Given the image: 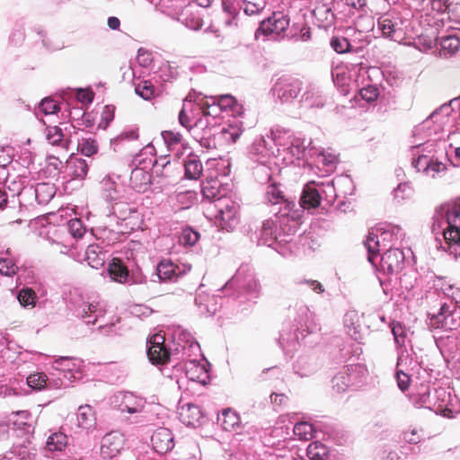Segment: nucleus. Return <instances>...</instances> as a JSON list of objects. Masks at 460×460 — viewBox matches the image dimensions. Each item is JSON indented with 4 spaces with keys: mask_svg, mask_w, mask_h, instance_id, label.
I'll return each mask as SVG.
<instances>
[{
    "mask_svg": "<svg viewBox=\"0 0 460 460\" xmlns=\"http://www.w3.org/2000/svg\"><path fill=\"white\" fill-rule=\"evenodd\" d=\"M447 170V166L442 162L434 159H429L424 171L427 174L430 175L432 178H435L441 172H444Z\"/></svg>",
    "mask_w": 460,
    "mask_h": 460,
    "instance_id": "38",
    "label": "nucleus"
},
{
    "mask_svg": "<svg viewBox=\"0 0 460 460\" xmlns=\"http://www.w3.org/2000/svg\"><path fill=\"white\" fill-rule=\"evenodd\" d=\"M119 137L122 140H136L138 138L137 129H131L129 131H125L120 134Z\"/></svg>",
    "mask_w": 460,
    "mask_h": 460,
    "instance_id": "55",
    "label": "nucleus"
},
{
    "mask_svg": "<svg viewBox=\"0 0 460 460\" xmlns=\"http://www.w3.org/2000/svg\"><path fill=\"white\" fill-rule=\"evenodd\" d=\"M266 197L272 204L285 203L288 211L294 207V203L292 201H288L285 199L283 192L279 190L277 184H270L268 186Z\"/></svg>",
    "mask_w": 460,
    "mask_h": 460,
    "instance_id": "21",
    "label": "nucleus"
},
{
    "mask_svg": "<svg viewBox=\"0 0 460 460\" xmlns=\"http://www.w3.org/2000/svg\"><path fill=\"white\" fill-rule=\"evenodd\" d=\"M129 183L137 192H145L151 185V174L143 168H135L131 172Z\"/></svg>",
    "mask_w": 460,
    "mask_h": 460,
    "instance_id": "13",
    "label": "nucleus"
},
{
    "mask_svg": "<svg viewBox=\"0 0 460 460\" xmlns=\"http://www.w3.org/2000/svg\"><path fill=\"white\" fill-rule=\"evenodd\" d=\"M289 26V18L288 15L281 12L273 13L270 17L263 20L260 27L255 32V37L258 39L260 34L265 36L269 35H280Z\"/></svg>",
    "mask_w": 460,
    "mask_h": 460,
    "instance_id": "3",
    "label": "nucleus"
},
{
    "mask_svg": "<svg viewBox=\"0 0 460 460\" xmlns=\"http://www.w3.org/2000/svg\"><path fill=\"white\" fill-rule=\"evenodd\" d=\"M185 175L188 179H199L203 171L202 164L197 155H190L184 163Z\"/></svg>",
    "mask_w": 460,
    "mask_h": 460,
    "instance_id": "20",
    "label": "nucleus"
},
{
    "mask_svg": "<svg viewBox=\"0 0 460 460\" xmlns=\"http://www.w3.org/2000/svg\"><path fill=\"white\" fill-rule=\"evenodd\" d=\"M18 267L11 259H0V273L4 276H13L16 273Z\"/></svg>",
    "mask_w": 460,
    "mask_h": 460,
    "instance_id": "45",
    "label": "nucleus"
},
{
    "mask_svg": "<svg viewBox=\"0 0 460 460\" xmlns=\"http://www.w3.org/2000/svg\"><path fill=\"white\" fill-rule=\"evenodd\" d=\"M99 305L98 304H89L86 305V309H84V312H83V314H82V317L84 318H86V317H89L92 314H96L98 313L97 314H95V317L93 320H89L87 321L88 323H95L96 321H97V317L99 314H101V311L99 310L98 308Z\"/></svg>",
    "mask_w": 460,
    "mask_h": 460,
    "instance_id": "50",
    "label": "nucleus"
},
{
    "mask_svg": "<svg viewBox=\"0 0 460 460\" xmlns=\"http://www.w3.org/2000/svg\"><path fill=\"white\" fill-rule=\"evenodd\" d=\"M287 396L283 394H271L270 395V400H271V402L276 404V405H283L286 401H287Z\"/></svg>",
    "mask_w": 460,
    "mask_h": 460,
    "instance_id": "54",
    "label": "nucleus"
},
{
    "mask_svg": "<svg viewBox=\"0 0 460 460\" xmlns=\"http://www.w3.org/2000/svg\"><path fill=\"white\" fill-rule=\"evenodd\" d=\"M382 266L390 273L400 271L404 264V253L400 249H389L381 259Z\"/></svg>",
    "mask_w": 460,
    "mask_h": 460,
    "instance_id": "11",
    "label": "nucleus"
},
{
    "mask_svg": "<svg viewBox=\"0 0 460 460\" xmlns=\"http://www.w3.org/2000/svg\"><path fill=\"white\" fill-rule=\"evenodd\" d=\"M396 379L398 386L402 391H406L409 388L411 378L406 373L402 371H397Z\"/></svg>",
    "mask_w": 460,
    "mask_h": 460,
    "instance_id": "51",
    "label": "nucleus"
},
{
    "mask_svg": "<svg viewBox=\"0 0 460 460\" xmlns=\"http://www.w3.org/2000/svg\"><path fill=\"white\" fill-rule=\"evenodd\" d=\"M57 363L62 367H64V370L67 368L70 370L69 366L71 364V360L67 358H62L59 360L57 361Z\"/></svg>",
    "mask_w": 460,
    "mask_h": 460,
    "instance_id": "63",
    "label": "nucleus"
},
{
    "mask_svg": "<svg viewBox=\"0 0 460 460\" xmlns=\"http://www.w3.org/2000/svg\"><path fill=\"white\" fill-rule=\"evenodd\" d=\"M119 25H120V22L117 17L112 16L108 19V26L111 30H118Z\"/></svg>",
    "mask_w": 460,
    "mask_h": 460,
    "instance_id": "58",
    "label": "nucleus"
},
{
    "mask_svg": "<svg viewBox=\"0 0 460 460\" xmlns=\"http://www.w3.org/2000/svg\"><path fill=\"white\" fill-rule=\"evenodd\" d=\"M331 46L337 53L340 54L346 53L350 50V43L344 37H332L331 40Z\"/></svg>",
    "mask_w": 460,
    "mask_h": 460,
    "instance_id": "41",
    "label": "nucleus"
},
{
    "mask_svg": "<svg viewBox=\"0 0 460 460\" xmlns=\"http://www.w3.org/2000/svg\"><path fill=\"white\" fill-rule=\"evenodd\" d=\"M346 4L354 8H360L365 5V0H345Z\"/></svg>",
    "mask_w": 460,
    "mask_h": 460,
    "instance_id": "60",
    "label": "nucleus"
},
{
    "mask_svg": "<svg viewBox=\"0 0 460 460\" xmlns=\"http://www.w3.org/2000/svg\"><path fill=\"white\" fill-rule=\"evenodd\" d=\"M214 118H210V113L208 111V107L202 106V113L199 115L197 119L195 120L193 128V135L196 137V133L200 132V134H210L215 126L211 123Z\"/></svg>",
    "mask_w": 460,
    "mask_h": 460,
    "instance_id": "15",
    "label": "nucleus"
},
{
    "mask_svg": "<svg viewBox=\"0 0 460 460\" xmlns=\"http://www.w3.org/2000/svg\"><path fill=\"white\" fill-rule=\"evenodd\" d=\"M123 445L124 438L120 434H106L102 440L101 455L103 458L111 459L120 453Z\"/></svg>",
    "mask_w": 460,
    "mask_h": 460,
    "instance_id": "8",
    "label": "nucleus"
},
{
    "mask_svg": "<svg viewBox=\"0 0 460 460\" xmlns=\"http://www.w3.org/2000/svg\"><path fill=\"white\" fill-rule=\"evenodd\" d=\"M266 6L264 0H244L241 8L247 15L259 14Z\"/></svg>",
    "mask_w": 460,
    "mask_h": 460,
    "instance_id": "33",
    "label": "nucleus"
},
{
    "mask_svg": "<svg viewBox=\"0 0 460 460\" xmlns=\"http://www.w3.org/2000/svg\"><path fill=\"white\" fill-rule=\"evenodd\" d=\"M152 446L155 452L165 454L174 447L173 436L169 429L158 428L151 437Z\"/></svg>",
    "mask_w": 460,
    "mask_h": 460,
    "instance_id": "9",
    "label": "nucleus"
},
{
    "mask_svg": "<svg viewBox=\"0 0 460 460\" xmlns=\"http://www.w3.org/2000/svg\"><path fill=\"white\" fill-rule=\"evenodd\" d=\"M327 455L328 449L321 442H313L307 447V456L312 460H323Z\"/></svg>",
    "mask_w": 460,
    "mask_h": 460,
    "instance_id": "32",
    "label": "nucleus"
},
{
    "mask_svg": "<svg viewBox=\"0 0 460 460\" xmlns=\"http://www.w3.org/2000/svg\"><path fill=\"white\" fill-rule=\"evenodd\" d=\"M144 404L141 400L134 398L132 394H127L124 395L123 402L120 405V411L122 412L136 413L142 411Z\"/></svg>",
    "mask_w": 460,
    "mask_h": 460,
    "instance_id": "27",
    "label": "nucleus"
},
{
    "mask_svg": "<svg viewBox=\"0 0 460 460\" xmlns=\"http://www.w3.org/2000/svg\"><path fill=\"white\" fill-rule=\"evenodd\" d=\"M365 246L368 251V261L373 263L374 257L376 256L379 252V242L377 240V236L374 234H369L365 242Z\"/></svg>",
    "mask_w": 460,
    "mask_h": 460,
    "instance_id": "37",
    "label": "nucleus"
},
{
    "mask_svg": "<svg viewBox=\"0 0 460 460\" xmlns=\"http://www.w3.org/2000/svg\"><path fill=\"white\" fill-rule=\"evenodd\" d=\"M242 133L243 130L239 126L232 124L223 128L219 132L224 140L228 144L235 143L241 137Z\"/></svg>",
    "mask_w": 460,
    "mask_h": 460,
    "instance_id": "30",
    "label": "nucleus"
},
{
    "mask_svg": "<svg viewBox=\"0 0 460 460\" xmlns=\"http://www.w3.org/2000/svg\"><path fill=\"white\" fill-rule=\"evenodd\" d=\"M109 274L113 280L124 283L128 279V270L120 259L113 258L109 265Z\"/></svg>",
    "mask_w": 460,
    "mask_h": 460,
    "instance_id": "19",
    "label": "nucleus"
},
{
    "mask_svg": "<svg viewBox=\"0 0 460 460\" xmlns=\"http://www.w3.org/2000/svg\"><path fill=\"white\" fill-rule=\"evenodd\" d=\"M48 377L44 373H34L27 377V384L33 389L40 390L45 387Z\"/></svg>",
    "mask_w": 460,
    "mask_h": 460,
    "instance_id": "39",
    "label": "nucleus"
},
{
    "mask_svg": "<svg viewBox=\"0 0 460 460\" xmlns=\"http://www.w3.org/2000/svg\"><path fill=\"white\" fill-rule=\"evenodd\" d=\"M200 113H202L201 105L191 102L185 103L179 113V122L190 132L193 128L195 120Z\"/></svg>",
    "mask_w": 460,
    "mask_h": 460,
    "instance_id": "10",
    "label": "nucleus"
},
{
    "mask_svg": "<svg viewBox=\"0 0 460 460\" xmlns=\"http://www.w3.org/2000/svg\"><path fill=\"white\" fill-rule=\"evenodd\" d=\"M429 162V158L426 155L419 156L416 160L412 162L413 165L420 171L421 168L424 170L427 163Z\"/></svg>",
    "mask_w": 460,
    "mask_h": 460,
    "instance_id": "56",
    "label": "nucleus"
},
{
    "mask_svg": "<svg viewBox=\"0 0 460 460\" xmlns=\"http://www.w3.org/2000/svg\"><path fill=\"white\" fill-rule=\"evenodd\" d=\"M437 328L447 330H455L457 327V320L455 318L454 314H449L447 319H444L443 323L437 322Z\"/></svg>",
    "mask_w": 460,
    "mask_h": 460,
    "instance_id": "49",
    "label": "nucleus"
},
{
    "mask_svg": "<svg viewBox=\"0 0 460 460\" xmlns=\"http://www.w3.org/2000/svg\"><path fill=\"white\" fill-rule=\"evenodd\" d=\"M180 420L186 426L195 427L203 416L199 407L193 403H186L181 407Z\"/></svg>",
    "mask_w": 460,
    "mask_h": 460,
    "instance_id": "12",
    "label": "nucleus"
},
{
    "mask_svg": "<svg viewBox=\"0 0 460 460\" xmlns=\"http://www.w3.org/2000/svg\"><path fill=\"white\" fill-rule=\"evenodd\" d=\"M78 425L84 429H90L95 423V413L90 405H84L78 408Z\"/></svg>",
    "mask_w": 460,
    "mask_h": 460,
    "instance_id": "22",
    "label": "nucleus"
},
{
    "mask_svg": "<svg viewBox=\"0 0 460 460\" xmlns=\"http://www.w3.org/2000/svg\"><path fill=\"white\" fill-rule=\"evenodd\" d=\"M216 208L217 213L215 217L219 226L226 231L234 229L237 223L238 207L236 204L228 199H218Z\"/></svg>",
    "mask_w": 460,
    "mask_h": 460,
    "instance_id": "2",
    "label": "nucleus"
},
{
    "mask_svg": "<svg viewBox=\"0 0 460 460\" xmlns=\"http://www.w3.org/2000/svg\"><path fill=\"white\" fill-rule=\"evenodd\" d=\"M453 311L450 310V305L447 304H443L439 309V312L438 314L447 315V314H453Z\"/></svg>",
    "mask_w": 460,
    "mask_h": 460,
    "instance_id": "61",
    "label": "nucleus"
},
{
    "mask_svg": "<svg viewBox=\"0 0 460 460\" xmlns=\"http://www.w3.org/2000/svg\"><path fill=\"white\" fill-rule=\"evenodd\" d=\"M73 175L78 179H84L88 172V164L84 159L75 158L72 161Z\"/></svg>",
    "mask_w": 460,
    "mask_h": 460,
    "instance_id": "36",
    "label": "nucleus"
},
{
    "mask_svg": "<svg viewBox=\"0 0 460 460\" xmlns=\"http://www.w3.org/2000/svg\"><path fill=\"white\" fill-rule=\"evenodd\" d=\"M201 192L204 199L209 201L221 199L220 195V182L217 177H207L202 183Z\"/></svg>",
    "mask_w": 460,
    "mask_h": 460,
    "instance_id": "16",
    "label": "nucleus"
},
{
    "mask_svg": "<svg viewBox=\"0 0 460 460\" xmlns=\"http://www.w3.org/2000/svg\"><path fill=\"white\" fill-rule=\"evenodd\" d=\"M67 445V437L62 432L54 433L49 437L47 447L49 451H61Z\"/></svg>",
    "mask_w": 460,
    "mask_h": 460,
    "instance_id": "29",
    "label": "nucleus"
},
{
    "mask_svg": "<svg viewBox=\"0 0 460 460\" xmlns=\"http://www.w3.org/2000/svg\"><path fill=\"white\" fill-rule=\"evenodd\" d=\"M68 228L70 234L75 238H81L84 234V228L79 219L70 220L68 223Z\"/></svg>",
    "mask_w": 460,
    "mask_h": 460,
    "instance_id": "48",
    "label": "nucleus"
},
{
    "mask_svg": "<svg viewBox=\"0 0 460 460\" xmlns=\"http://www.w3.org/2000/svg\"><path fill=\"white\" fill-rule=\"evenodd\" d=\"M447 226L443 230L445 242L449 246L460 244V205L450 206L446 212Z\"/></svg>",
    "mask_w": 460,
    "mask_h": 460,
    "instance_id": "1",
    "label": "nucleus"
},
{
    "mask_svg": "<svg viewBox=\"0 0 460 460\" xmlns=\"http://www.w3.org/2000/svg\"><path fill=\"white\" fill-rule=\"evenodd\" d=\"M171 165L170 161H165V158L160 159V161H156L155 164V170H158L159 167L165 169L167 166Z\"/></svg>",
    "mask_w": 460,
    "mask_h": 460,
    "instance_id": "62",
    "label": "nucleus"
},
{
    "mask_svg": "<svg viewBox=\"0 0 460 460\" xmlns=\"http://www.w3.org/2000/svg\"><path fill=\"white\" fill-rule=\"evenodd\" d=\"M22 306H34L37 299L36 293L33 289L26 288L19 291L17 296Z\"/></svg>",
    "mask_w": 460,
    "mask_h": 460,
    "instance_id": "34",
    "label": "nucleus"
},
{
    "mask_svg": "<svg viewBox=\"0 0 460 460\" xmlns=\"http://www.w3.org/2000/svg\"><path fill=\"white\" fill-rule=\"evenodd\" d=\"M178 266L171 261H162L156 267L157 276L162 281H171L176 277V270Z\"/></svg>",
    "mask_w": 460,
    "mask_h": 460,
    "instance_id": "25",
    "label": "nucleus"
},
{
    "mask_svg": "<svg viewBox=\"0 0 460 460\" xmlns=\"http://www.w3.org/2000/svg\"><path fill=\"white\" fill-rule=\"evenodd\" d=\"M162 137L169 148H173L182 140V136L179 132L165 130L162 132Z\"/></svg>",
    "mask_w": 460,
    "mask_h": 460,
    "instance_id": "40",
    "label": "nucleus"
},
{
    "mask_svg": "<svg viewBox=\"0 0 460 460\" xmlns=\"http://www.w3.org/2000/svg\"><path fill=\"white\" fill-rule=\"evenodd\" d=\"M392 332L397 343H402L404 341V331L401 323H393Z\"/></svg>",
    "mask_w": 460,
    "mask_h": 460,
    "instance_id": "52",
    "label": "nucleus"
},
{
    "mask_svg": "<svg viewBox=\"0 0 460 460\" xmlns=\"http://www.w3.org/2000/svg\"><path fill=\"white\" fill-rule=\"evenodd\" d=\"M77 149L85 156H92L98 151V145L93 138H83L77 146Z\"/></svg>",
    "mask_w": 460,
    "mask_h": 460,
    "instance_id": "35",
    "label": "nucleus"
},
{
    "mask_svg": "<svg viewBox=\"0 0 460 460\" xmlns=\"http://www.w3.org/2000/svg\"><path fill=\"white\" fill-rule=\"evenodd\" d=\"M55 195L53 184L41 182L35 187V198L40 204H47Z\"/></svg>",
    "mask_w": 460,
    "mask_h": 460,
    "instance_id": "23",
    "label": "nucleus"
},
{
    "mask_svg": "<svg viewBox=\"0 0 460 460\" xmlns=\"http://www.w3.org/2000/svg\"><path fill=\"white\" fill-rule=\"evenodd\" d=\"M46 138L52 146H58L67 149L70 144L69 137H66L59 126H49L46 128Z\"/></svg>",
    "mask_w": 460,
    "mask_h": 460,
    "instance_id": "14",
    "label": "nucleus"
},
{
    "mask_svg": "<svg viewBox=\"0 0 460 460\" xmlns=\"http://www.w3.org/2000/svg\"><path fill=\"white\" fill-rule=\"evenodd\" d=\"M294 434L301 440H311L314 438V428L313 425L302 421L298 422L294 427Z\"/></svg>",
    "mask_w": 460,
    "mask_h": 460,
    "instance_id": "31",
    "label": "nucleus"
},
{
    "mask_svg": "<svg viewBox=\"0 0 460 460\" xmlns=\"http://www.w3.org/2000/svg\"><path fill=\"white\" fill-rule=\"evenodd\" d=\"M217 104L221 110L235 111L238 103L232 95H222L217 99Z\"/></svg>",
    "mask_w": 460,
    "mask_h": 460,
    "instance_id": "46",
    "label": "nucleus"
},
{
    "mask_svg": "<svg viewBox=\"0 0 460 460\" xmlns=\"http://www.w3.org/2000/svg\"><path fill=\"white\" fill-rule=\"evenodd\" d=\"M164 337L155 334L149 340L147 357L153 365H164L170 360L171 353L164 346Z\"/></svg>",
    "mask_w": 460,
    "mask_h": 460,
    "instance_id": "4",
    "label": "nucleus"
},
{
    "mask_svg": "<svg viewBox=\"0 0 460 460\" xmlns=\"http://www.w3.org/2000/svg\"><path fill=\"white\" fill-rule=\"evenodd\" d=\"M441 50L444 55H453L460 49V39L456 35L444 36L440 39Z\"/></svg>",
    "mask_w": 460,
    "mask_h": 460,
    "instance_id": "28",
    "label": "nucleus"
},
{
    "mask_svg": "<svg viewBox=\"0 0 460 460\" xmlns=\"http://www.w3.org/2000/svg\"><path fill=\"white\" fill-rule=\"evenodd\" d=\"M320 204L321 196L318 190L309 185H305L300 198V205L304 208H315L319 207Z\"/></svg>",
    "mask_w": 460,
    "mask_h": 460,
    "instance_id": "18",
    "label": "nucleus"
},
{
    "mask_svg": "<svg viewBox=\"0 0 460 460\" xmlns=\"http://www.w3.org/2000/svg\"><path fill=\"white\" fill-rule=\"evenodd\" d=\"M40 110L46 115L55 114L59 111V105L53 99L45 98L40 103Z\"/></svg>",
    "mask_w": 460,
    "mask_h": 460,
    "instance_id": "44",
    "label": "nucleus"
},
{
    "mask_svg": "<svg viewBox=\"0 0 460 460\" xmlns=\"http://www.w3.org/2000/svg\"><path fill=\"white\" fill-rule=\"evenodd\" d=\"M196 138L199 139L202 146H205L208 149L217 148V143L216 141L215 134L213 132H211L210 134H200V132H197Z\"/></svg>",
    "mask_w": 460,
    "mask_h": 460,
    "instance_id": "42",
    "label": "nucleus"
},
{
    "mask_svg": "<svg viewBox=\"0 0 460 460\" xmlns=\"http://www.w3.org/2000/svg\"><path fill=\"white\" fill-rule=\"evenodd\" d=\"M359 95L363 100L367 101V102H372L377 99L379 95V91L374 85H367L360 90Z\"/></svg>",
    "mask_w": 460,
    "mask_h": 460,
    "instance_id": "47",
    "label": "nucleus"
},
{
    "mask_svg": "<svg viewBox=\"0 0 460 460\" xmlns=\"http://www.w3.org/2000/svg\"><path fill=\"white\" fill-rule=\"evenodd\" d=\"M135 93L146 101L152 100L157 95L155 85L148 80H142L136 84Z\"/></svg>",
    "mask_w": 460,
    "mask_h": 460,
    "instance_id": "26",
    "label": "nucleus"
},
{
    "mask_svg": "<svg viewBox=\"0 0 460 460\" xmlns=\"http://www.w3.org/2000/svg\"><path fill=\"white\" fill-rule=\"evenodd\" d=\"M449 314H447V315H442V314H433L431 317H430V321H429V324L432 328L434 329H438L437 328V324H435L437 322L438 323H443L444 322V319H447V316Z\"/></svg>",
    "mask_w": 460,
    "mask_h": 460,
    "instance_id": "57",
    "label": "nucleus"
},
{
    "mask_svg": "<svg viewBox=\"0 0 460 460\" xmlns=\"http://www.w3.org/2000/svg\"><path fill=\"white\" fill-rule=\"evenodd\" d=\"M311 38V31L309 28H303L301 30V39L303 40H308Z\"/></svg>",
    "mask_w": 460,
    "mask_h": 460,
    "instance_id": "64",
    "label": "nucleus"
},
{
    "mask_svg": "<svg viewBox=\"0 0 460 460\" xmlns=\"http://www.w3.org/2000/svg\"><path fill=\"white\" fill-rule=\"evenodd\" d=\"M114 118L113 108L110 106H105L102 112V119L105 121V124L108 125L110 121H111Z\"/></svg>",
    "mask_w": 460,
    "mask_h": 460,
    "instance_id": "53",
    "label": "nucleus"
},
{
    "mask_svg": "<svg viewBox=\"0 0 460 460\" xmlns=\"http://www.w3.org/2000/svg\"><path fill=\"white\" fill-rule=\"evenodd\" d=\"M302 82L296 78H279L274 90L283 102H288L296 98L301 92Z\"/></svg>",
    "mask_w": 460,
    "mask_h": 460,
    "instance_id": "5",
    "label": "nucleus"
},
{
    "mask_svg": "<svg viewBox=\"0 0 460 460\" xmlns=\"http://www.w3.org/2000/svg\"><path fill=\"white\" fill-rule=\"evenodd\" d=\"M217 421L226 431L235 430L241 422L239 415L229 408L223 410L221 416L217 418Z\"/></svg>",
    "mask_w": 460,
    "mask_h": 460,
    "instance_id": "17",
    "label": "nucleus"
},
{
    "mask_svg": "<svg viewBox=\"0 0 460 460\" xmlns=\"http://www.w3.org/2000/svg\"><path fill=\"white\" fill-rule=\"evenodd\" d=\"M401 24L402 20L391 14H384L377 21L378 29L383 36L395 41L402 39Z\"/></svg>",
    "mask_w": 460,
    "mask_h": 460,
    "instance_id": "6",
    "label": "nucleus"
},
{
    "mask_svg": "<svg viewBox=\"0 0 460 460\" xmlns=\"http://www.w3.org/2000/svg\"><path fill=\"white\" fill-rule=\"evenodd\" d=\"M7 425L12 426V436L28 435L31 431V414L28 411H13L7 416Z\"/></svg>",
    "mask_w": 460,
    "mask_h": 460,
    "instance_id": "7",
    "label": "nucleus"
},
{
    "mask_svg": "<svg viewBox=\"0 0 460 460\" xmlns=\"http://www.w3.org/2000/svg\"><path fill=\"white\" fill-rule=\"evenodd\" d=\"M306 282L313 288L314 291H315L319 294L323 292V288L320 282H318L316 280H310V281H306Z\"/></svg>",
    "mask_w": 460,
    "mask_h": 460,
    "instance_id": "59",
    "label": "nucleus"
},
{
    "mask_svg": "<svg viewBox=\"0 0 460 460\" xmlns=\"http://www.w3.org/2000/svg\"><path fill=\"white\" fill-rule=\"evenodd\" d=\"M85 261L92 267L98 269L103 265L104 258L101 252V248L97 244H91L85 251Z\"/></svg>",
    "mask_w": 460,
    "mask_h": 460,
    "instance_id": "24",
    "label": "nucleus"
},
{
    "mask_svg": "<svg viewBox=\"0 0 460 460\" xmlns=\"http://www.w3.org/2000/svg\"><path fill=\"white\" fill-rule=\"evenodd\" d=\"M199 239V234L191 228H186L182 231L180 237L181 243L184 245H194Z\"/></svg>",
    "mask_w": 460,
    "mask_h": 460,
    "instance_id": "43",
    "label": "nucleus"
}]
</instances>
